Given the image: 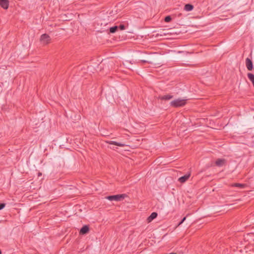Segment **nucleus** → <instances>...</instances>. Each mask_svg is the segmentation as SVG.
<instances>
[{
	"label": "nucleus",
	"mask_w": 254,
	"mask_h": 254,
	"mask_svg": "<svg viewBox=\"0 0 254 254\" xmlns=\"http://www.w3.org/2000/svg\"><path fill=\"white\" fill-rule=\"evenodd\" d=\"M187 99L178 98L170 102V105L174 107H180L186 104Z\"/></svg>",
	"instance_id": "1"
},
{
	"label": "nucleus",
	"mask_w": 254,
	"mask_h": 254,
	"mask_svg": "<svg viewBox=\"0 0 254 254\" xmlns=\"http://www.w3.org/2000/svg\"><path fill=\"white\" fill-rule=\"evenodd\" d=\"M126 196L127 195L126 194H121L108 196L106 198L110 201L115 200L119 201L123 200Z\"/></svg>",
	"instance_id": "2"
},
{
	"label": "nucleus",
	"mask_w": 254,
	"mask_h": 254,
	"mask_svg": "<svg viewBox=\"0 0 254 254\" xmlns=\"http://www.w3.org/2000/svg\"><path fill=\"white\" fill-rule=\"evenodd\" d=\"M40 41L41 44L45 46L51 43V38L49 35L47 34H43L40 37Z\"/></svg>",
	"instance_id": "3"
},
{
	"label": "nucleus",
	"mask_w": 254,
	"mask_h": 254,
	"mask_svg": "<svg viewBox=\"0 0 254 254\" xmlns=\"http://www.w3.org/2000/svg\"><path fill=\"white\" fill-rule=\"evenodd\" d=\"M190 173H188L187 174L179 178L178 181L181 183L186 182L190 177Z\"/></svg>",
	"instance_id": "4"
},
{
	"label": "nucleus",
	"mask_w": 254,
	"mask_h": 254,
	"mask_svg": "<svg viewBox=\"0 0 254 254\" xmlns=\"http://www.w3.org/2000/svg\"><path fill=\"white\" fill-rule=\"evenodd\" d=\"M246 65L247 69L250 71L252 70L253 68L252 61L248 58L246 59Z\"/></svg>",
	"instance_id": "5"
},
{
	"label": "nucleus",
	"mask_w": 254,
	"mask_h": 254,
	"mask_svg": "<svg viewBox=\"0 0 254 254\" xmlns=\"http://www.w3.org/2000/svg\"><path fill=\"white\" fill-rule=\"evenodd\" d=\"M0 5L4 9H7L9 6L8 0H0Z\"/></svg>",
	"instance_id": "6"
},
{
	"label": "nucleus",
	"mask_w": 254,
	"mask_h": 254,
	"mask_svg": "<svg viewBox=\"0 0 254 254\" xmlns=\"http://www.w3.org/2000/svg\"><path fill=\"white\" fill-rule=\"evenodd\" d=\"M105 142H106V143H107L109 144H114V145H116L117 146H120V147H124L126 145V144L125 143H121V142H118L114 141L107 140Z\"/></svg>",
	"instance_id": "7"
},
{
	"label": "nucleus",
	"mask_w": 254,
	"mask_h": 254,
	"mask_svg": "<svg viewBox=\"0 0 254 254\" xmlns=\"http://www.w3.org/2000/svg\"><path fill=\"white\" fill-rule=\"evenodd\" d=\"M232 187H236L239 189H244L246 187L247 185L245 184L233 183L230 185Z\"/></svg>",
	"instance_id": "8"
},
{
	"label": "nucleus",
	"mask_w": 254,
	"mask_h": 254,
	"mask_svg": "<svg viewBox=\"0 0 254 254\" xmlns=\"http://www.w3.org/2000/svg\"><path fill=\"white\" fill-rule=\"evenodd\" d=\"M226 162V161L224 159H218L215 162V164L218 167H221L223 166Z\"/></svg>",
	"instance_id": "9"
},
{
	"label": "nucleus",
	"mask_w": 254,
	"mask_h": 254,
	"mask_svg": "<svg viewBox=\"0 0 254 254\" xmlns=\"http://www.w3.org/2000/svg\"><path fill=\"white\" fill-rule=\"evenodd\" d=\"M89 229L88 226L87 225H84L81 228L79 233L80 234L83 235L89 232Z\"/></svg>",
	"instance_id": "10"
},
{
	"label": "nucleus",
	"mask_w": 254,
	"mask_h": 254,
	"mask_svg": "<svg viewBox=\"0 0 254 254\" xmlns=\"http://www.w3.org/2000/svg\"><path fill=\"white\" fill-rule=\"evenodd\" d=\"M157 216V213L156 212H152L147 218L148 222H150L152 221L154 219L156 218Z\"/></svg>",
	"instance_id": "11"
},
{
	"label": "nucleus",
	"mask_w": 254,
	"mask_h": 254,
	"mask_svg": "<svg viewBox=\"0 0 254 254\" xmlns=\"http://www.w3.org/2000/svg\"><path fill=\"white\" fill-rule=\"evenodd\" d=\"M173 98V96L171 95H165L159 96V98L162 100H169Z\"/></svg>",
	"instance_id": "12"
},
{
	"label": "nucleus",
	"mask_w": 254,
	"mask_h": 254,
	"mask_svg": "<svg viewBox=\"0 0 254 254\" xmlns=\"http://www.w3.org/2000/svg\"><path fill=\"white\" fill-rule=\"evenodd\" d=\"M193 8V6L190 4H187L185 5L184 9L187 11H190Z\"/></svg>",
	"instance_id": "13"
},
{
	"label": "nucleus",
	"mask_w": 254,
	"mask_h": 254,
	"mask_svg": "<svg viewBox=\"0 0 254 254\" xmlns=\"http://www.w3.org/2000/svg\"><path fill=\"white\" fill-rule=\"evenodd\" d=\"M248 77L249 79L252 82L254 87V75L253 73H248Z\"/></svg>",
	"instance_id": "14"
},
{
	"label": "nucleus",
	"mask_w": 254,
	"mask_h": 254,
	"mask_svg": "<svg viewBox=\"0 0 254 254\" xmlns=\"http://www.w3.org/2000/svg\"><path fill=\"white\" fill-rule=\"evenodd\" d=\"M118 29V26H115L110 28V32L112 33H115Z\"/></svg>",
	"instance_id": "15"
},
{
	"label": "nucleus",
	"mask_w": 254,
	"mask_h": 254,
	"mask_svg": "<svg viewBox=\"0 0 254 254\" xmlns=\"http://www.w3.org/2000/svg\"><path fill=\"white\" fill-rule=\"evenodd\" d=\"M171 19L172 18L170 16H167L165 18L164 20L166 22H169L171 20Z\"/></svg>",
	"instance_id": "16"
},
{
	"label": "nucleus",
	"mask_w": 254,
	"mask_h": 254,
	"mask_svg": "<svg viewBox=\"0 0 254 254\" xmlns=\"http://www.w3.org/2000/svg\"><path fill=\"white\" fill-rule=\"evenodd\" d=\"M118 28L121 30H123L125 29V26L124 25L121 24L118 27Z\"/></svg>",
	"instance_id": "17"
},
{
	"label": "nucleus",
	"mask_w": 254,
	"mask_h": 254,
	"mask_svg": "<svg viewBox=\"0 0 254 254\" xmlns=\"http://www.w3.org/2000/svg\"><path fill=\"white\" fill-rule=\"evenodd\" d=\"M5 203H0V210L5 207Z\"/></svg>",
	"instance_id": "18"
},
{
	"label": "nucleus",
	"mask_w": 254,
	"mask_h": 254,
	"mask_svg": "<svg viewBox=\"0 0 254 254\" xmlns=\"http://www.w3.org/2000/svg\"><path fill=\"white\" fill-rule=\"evenodd\" d=\"M186 219V217H185L183 218V219L181 220V221L179 223L178 226L181 225Z\"/></svg>",
	"instance_id": "19"
}]
</instances>
